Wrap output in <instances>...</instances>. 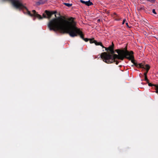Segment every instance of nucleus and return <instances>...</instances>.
Listing matches in <instances>:
<instances>
[{
	"mask_svg": "<svg viewBox=\"0 0 158 158\" xmlns=\"http://www.w3.org/2000/svg\"><path fill=\"white\" fill-rule=\"evenodd\" d=\"M72 17L66 18L64 16L58 17L51 20L48 26L50 31H59L62 34L67 33L71 37L80 36L83 40L84 39L82 32L76 26V23Z\"/></svg>",
	"mask_w": 158,
	"mask_h": 158,
	"instance_id": "f257e3e1",
	"label": "nucleus"
},
{
	"mask_svg": "<svg viewBox=\"0 0 158 158\" xmlns=\"http://www.w3.org/2000/svg\"><path fill=\"white\" fill-rule=\"evenodd\" d=\"M125 50H124L116 49L115 51L118 54H115L112 56L109 53L106 52L102 53L101 55V58L103 59V61L107 64H110L113 63L115 61V59H118L121 60H123L124 58L128 60H131L133 58L132 56H127L130 55L129 52L127 50V47H126Z\"/></svg>",
	"mask_w": 158,
	"mask_h": 158,
	"instance_id": "f03ea898",
	"label": "nucleus"
},
{
	"mask_svg": "<svg viewBox=\"0 0 158 158\" xmlns=\"http://www.w3.org/2000/svg\"><path fill=\"white\" fill-rule=\"evenodd\" d=\"M32 12L33 14H31L30 12L29 11L27 8V9L26 10V12H24V13H27L31 16H34L35 17H37L39 19H41L43 18H47L48 19H50L51 18L52 15L55 14L56 13V12H53L49 11L47 10H45V14H43V16H42L36 13V12L35 10H32Z\"/></svg>",
	"mask_w": 158,
	"mask_h": 158,
	"instance_id": "7ed1b4c3",
	"label": "nucleus"
},
{
	"mask_svg": "<svg viewBox=\"0 0 158 158\" xmlns=\"http://www.w3.org/2000/svg\"><path fill=\"white\" fill-rule=\"evenodd\" d=\"M3 1H9L11 2L13 7L16 9L23 10L27 9V8L24 6L20 0H2ZM23 12H25L23 11Z\"/></svg>",
	"mask_w": 158,
	"mask_h": 158,
	"instance_id": "20e7f679",
	"label": "nucleus"
},
{
	"mask_svg": "<svg viewBox=\"0 0 158 158\" xmlns=\"http://www.w3.org/2000/svg\"><path fill=\"white\" fill-rule=\"evenodd\" d=\"M80 2L88 6L93 5L92 2H91L90 0H89L88 1H85L83 0H81Z\"/></svg>",
	"mask_w": 158,
	"mask_h": 158,
	"instance_id": "39448f33",
	"label": "nucleus"
},
{
	"mask_svg": "<svg viewBox=\"0 0 158 158\" xmlns=\"http://www.w3.org/2000/svg\"><path fill=\"white\" fill-rule=\"evenodd\" d=\"M129 53H130V55H128L127 56H133V58H132L131 60H131V62L133 64L135 63V60H134V56L133 55L134 52L132 51H130L129 52Z\"/></svg>",
	"mask_w": 158,
	"mask_h": 158,
	"instance_id": "423d86ee",
	"label": "nucleus"
},
{
	"mask_svg": "<svg viewBox=\"0 0 158 158\" xmlns=\"http://www.w3.org/2000/svg\"><path fill=\"white\" fill-rule=\"evenodd\" d=\"M94 43L96 45H100L101 47H102V48H104V47L103 45L102 42H98L96 40H94Z\"/></svg>",
	"mask_w": 158,
	"mask_h": 158,
	"instance_id": "0eeeda50",
	"label": "nucleus"
},
{
	"mask_svg": "<svg viewBox=\"0 0 158 158\" xmlns=\"http://www.w3.org/2000/svg\"><path fill=\"white\" fill-rule=\"evenodd\" d=\"M47 0H40V1L36 2V4L38 5H39L40 4H43L45 3Z\"/></svg>",
	"mask_w": 158,
	"mask_h": 158,
	"instance_id": "6e6552de",
	"label": "nucleus"
},
{
	"mask_svg": "<svg viewBox=\"0 0 158 158\" xmlns=\"http://www.w3.org/2000/svg\"><path fill=\"white\" fill-rule=\"evenodd\" d=\"M147 83H148V85L149 86H154L155 87H156L157 88H158V86H156L157 85L152 84V83H149V81H148V82H147Z\"/></svg>",
	"mask_w": 158,
	"mask_h": 158,
	"instance_id": "1a4fd4ad",
	"label": "nucleus"
},
{
	"mask_svg": "<svg viewBox=\"0 0 158 158\" xmlns=\"http://www.w3.org/2000/svg\"><path fill=\"white\" fill-rule=\"evenodd\" d=\"M63 4L64 5H65L66 6L68 7H70L72 5V4H70L68 3H63Z\"/></svg>",
	"mask_w": 158,
	"mask_h": 158,
	"instance_id": "9d476101",
	"label": "nucleus"
},
{
	"mask_svg": "<svg viewBox=\"0 0 158 158\" xmlns=\"http://www.w3.org/2000/svg\"><path fill=\"white\" fill-rule=\"evenodd\" d=\"M141 68L143 69H145V68L143 66V65L142 63H139L138 64V68Z\"/></svg>",
	"mask_w": 158,
	"mask_h": 158,
	"instance_id": "9b49d317",
	"label": "nucleus"
},
{
	"mask_svg": "<svg viewBox=\"0 0 158 158\" xmlns=\"http://www.w3.org/2000/svg\"><path fill=\"white\" fill-rule=\"evenodd\" d=\"M109 51L110 52V54L109 53L110 55H111L113 56V55H114V54H114V49H111Z\"/></svg>",
	"mask_w": 158,
	"mask_h": 158,
	"instance_id": "f8f14e48",
	"label": "nucleus"
},
{
	"mask_svg": "<svg viewBox=\"0 0 158 158\" xmlns=\"http://www.w3.org/2000/svg\"><path fill=\"white\" fill-rule=\"evenodd\" d=\"M149 69V67L148 66L147 70H146V72L144 73V76H147V74Z\"/></svg>",
	"mask_w": 158,
	"mask_h": 158,
	"instance_id": "ddd939ff",
	"label": "nucleus"
},
{
	"mask_svg": "<svg viewBox=\"0 0 158 158\" xmlns=\"http://www.w3.org/2000/svg\"><path fill=\"white\" fill-rule=\"evenodd\" d=\"M89 42L90 44L94 43V38L92 39H89Z\"/></svg>",
	"mask_w": 158,
	"mask_h": 158,
	"instance_id": "4468645a",
	"label": "nucleus"
},
{
	"mask_svg": "<svg viewBox=\"0 0 158 158\" xmlns=\"http://www.w3.org/2000/svg\"><path fill=\"white\" fill-rule=\"evenodd\" d=\"M144 80L147 82H148L149 80L148 79L147 76H144Z\"/></svg>",
	"mask_w": 158,
	"mask_h": 158,
	"instance_id": "2eb2a0df",
	"label": "nucleus"
},
{
	"mask_svg": "<svg viewBox=\"0 0 158 158\" xmlns=\"http://www.w3.org/2000/svg\"><path fill=\"white\" fill-rule=\"evenodd\" d=\"M134 65H135L138 68V64H137V63L135 62V63L134 64L132 65V66H133Z\"/></svg>",
	"mask_w": 158,
	"mask_h": 158,
	"instance_id": "dca6fc26",
	"label": "nucleus"
},
{
	"mask_svg": "<svg viewBox=\"0 0 158 158\" xmlns=\"http://www.w3.org/2000/svg\"><path fill=\"white\" fill-rule=\"evenodd\" d=\"M109 50H110L111 49H114V47H113L111 45L109 47Z\"/></svg>",
	"mask_w": 158,
	"mask_h": 158,
	"instance_id": "f3484780",
	"label": "nucleus"
},
{
	"mask_svg": "<svg viewBox=\"0 0 158 158\" xmlns=\"http://www.w3.org/2000/svg\"><path fill=\"white\" fill-rule=\"evenodd\" d=\"M148 66L149 67V69L150 68V66H149V65H148V64H146L145 65V67H144L145 68V69H145L146 70H147L148 68Z\"/></svg>",
	"mask_w": 158,
	"mask_h": 158,
	"instance_id": "a211bd4d",
	"label": "nucleus"
},
{
	"mask_svg": "<svg viewBox=\"0 0 158 158\" xmlns=\"http://www.w3.org/2000/svg\"><path fill=\"white\" fill-rule=\"evenodd\" d=\"M147 1L150 2H151L154 3L155 2L156 0H147Z\"/></svg>",
	"mask_w": 158,
	"mask_h": 158,
	"instance_id": "6ab92c4d",
	"label": "nucleus"
},
{
	"mask_svg": "<svg viewBox=\"0 0 158 158\" xmlns=\"http://www.w3.org/2000/svg\"><path fill=\"white\" fill-rule=\"evenodd\" d=\"M156 86H158V85H157ZM155 89L156 90V91H155V92H156V93H157L158 94V88H157L156 87H155Z\"/></svg>",
	"mask_w": 158,
	"mask_h": 158,
	"instance_id": "aec40b11",
	"label": "nucleus"
},
{
	"mask_svg": "<svg viewBox=\"0 0 158 158\" xmlns=\"http://www.w3.org/2000/svg\"><path fill=\"white\" fill-rule=\"evenodd\" d=\"M89 39L88 38H84V39L83 40H84L85 42H87L89 40Z\"/></svg>",
	"mask_w": 158,
	"mask_h": 158,
	"instance_id": "412c9836",
	"label": "nucleus"
},
{
	"mask_svg": "<svg viewBox=\"0 0 158 158\" xmlns=\"http://www.w3.org/2000/svg\"><path fill=\"white\" fill-rule=\"evenodd\" d=\"M114 60H115V61H114L112 63L115 62L116 64L117 65L118 64L119 62L118 61L115 60V59Z\"/></svg>",
	"mask_w": 158,
	"mask_h": 158,
	"instance_id": "4be33fe9",
	"label": "nucleus"
},
{
	"mask_svg": "<svg viewBox=\"0 0 158 158\" xmlns=\"http://www.w3.org/2000/svg\"><path fill=\"white\" fill-rule=\"evenodd\" d=\"M152 12H153L154 14H156V11H155V9H154L152 10Z\"/></svg>",
	"mask_w": 158,
	"mask_h": 158,
	"instance_id": "5701e85b",
	"label": "nucleus"
},
{
	"mask_svg": "<svg viewBox=\"0 0 158 158\" xmlns=\"http://www.w3.org/2000/svg\"><path fill=\"white\" fill-rule=\"evenodd\" d=\"M126 21V20L125 19H123V22H122V24H123Z\"/></svg>",
	"mask_w": 158,
	"mask_h": 158,
	"instance_id": "b1692460",
	"label": "nucleus"
},
{
	"mask_svg": "<svg viewBox=\"0 0 158 158\" xmlns=\"http://www.w3.org/2000/svg\"><path fill=\"white\" fill-rule=\"evenodd\" d=\"M126 25H127V27H128V28H130V27H129V26H128V23H126Z\"/></svg>",
	"mask_w": 158,
	"mask_h": 158,
	"instance_id": "393cba45",
	"label": "nucleus"
},
{
	"mask_svg": "<svg viewBox=\"0 0 158 158\" xmlns=\"http://www.w3.org/2000/svg\"><path fill=\"white\" fill-rule=\"evenodd\" d=\"M105 48V50L106 51H108L109 50V48H106V47H105L104 48Z\"/></svg>",
	"mask_w": 158,
	"mask_h": 158,
	"instance_id": "a878e982",
	"label": "nucleus"
},
{
	"mask_svg": "<svg viewBox=\"0 0 158 158\" xmlns=\"http://www.w3.org/2000/svg\"><path fill=\"white\" fill-rule=\"evenodd\" d=\"M111 45L114 48V45L113 42L112 43V45Z\"/></svg>",
	"mask_w": 158,
	"mask_h": 158,
	"instance_id": "bb28decb",
	"label": "nucleus"
},
{
	"mask_svg": "<svg viewBox=\"0 0 158 158\" xmlns=\"http://www.w3.org/2000/svg\"><path fill=\"white\" fill-rule=\"evenodd\" d=\"M35 18H33V20H35Z\"/></svg>",
	"mask_w": 158,
	"mask_h": 158,
	"instance_id": "cd10ccee",
	"label": "nucleus"
},
{
	"mask_svg": "<svg viewBox=\"0 0 158 158\" xmlns=\"http://www.w3.org/2000/svg\"><path fill=\"white\" fill-rule=\"evenodd\" d=\"M55 16L56 17V15H55Z\"/></svg>",
	"mask_w": 158,
	"mask_h": 158,
	"instance_id": "c85d7f7f",
	"label": "nucleus"
}]
</instances>
